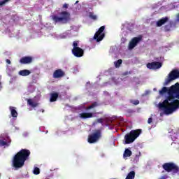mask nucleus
I'll use <instances>...</instances> for the list:
<instances>
[{
	"mask_svg": "<svg viewBox=\"0 0 179 179\" xmlns=\"http://www.w3.org/2000/svg\"><path fill=\"white\" fill-rule=\"evenodd\" d=\"M175 99L179 100V83H176L171 87L167 98L162 103H159V108L163 110L165 114H173L177 110V108L174 102L169 103V101H171V100H174Z\"/></svg>",
	"mask_w": 179,
	"mask_h": 179,
	"instance_id": "1",
	"label": "nucleus"
},
{
	"mask_svg": "<svg viewBox=\"0 0 179 179\" xmlns=\"http://www.w3.org/2000/svg\"><path fill=\"white\" fill-rule=\"evenodd\" d=\"M30 150L22 149L13 157V166L15 169H22L24 166V162L29 159Z\"/></svg>",
	"mask_w": 179,
	"mask_h": 179,
	"instance_id": "2",
	"label": "nucleus"
},
{
	"mask_svg": "<svg viewBox=\"0 0 179 179\" xmlns=\"http://www.w3.org/2000/svg\"><path fill=\"white\" fill-rule=\"evenodd\" d=\"M141 134H142V129H138L136 130H131L129 134H127L124 136V141L127 145H129V143H132L138 138Z\"/></svg>",
	"mask_w": 179,
	"mask_h": 179,
	"instance_id": "3",
	"label": "nucleus"
},
{
	"mask_svg": "<svg viewBox=\"0 0 179 179\" xmlns=\"http://www.w3.org/2000/svg\"><path fill=\"white\" fill-rule=\"evenodd\" d=\"M162 169H164L166 173H171L173 176H176V174H178L179 173V166L174 162L164 163L162 165Z\"/></svg>",
	"mask_w": 179,
	"mask_h": 179,
	"instance_id": "4",
	"label": "nucleus"
},
{
	"mask_svg": "<svg viewBox=\"0 0 179 179\" xmlns=\"http://www.w3.org/2000/svg\"><path fill=\"white\" fill-rule=\"evenodd\" d=\"M59 15L61 17H58L57 15L52 16V19L55 23H59V22H64V23H66V22L71 19V14L66 11H62Z\"/></svg>",
	"mask_w": 179,
	"mask_h": 179,
	"instance_id": "5",
	"label": "nucleus"
},
{
	"mask_svg": "<svg viewBox=\"0 0 179 179\" xmlns=\"http://www.w3.org/2000/svg\"><path fill=\"white\" fill-rule=\"evenodd\" d=\"M78 45L79 41H75L73 42V49L71 50V52L74 55V57H76V58H80L83 57L85 54V50L80 48Z\"/></svg>",
	"mask_w": 179,
	"mask_h": 179,
	"instance_id": "6",
	"label": "nucleus"
},
{
	"mask_svg": "<svg viewBox=\"0 0 179 179\" xmlns=\"http://www.w3.org/2000/svg\"><path fill=\"white\" fill-rule=\"evenodd\" d=\"M179 78V71L178 70H172L168 75L167 78L165 79L164 85L167 86L169 83L178 79Z\"/></svg>",
	"mask_w": 179,
	"mask_h": 179,
	"instance_id": "7",
	"label": "nucleus"
},
{
	"mask_svg": "<svg viewBox=\"0 0 179 179\" xmlns=\"http://www.w3.org/2000/svg\"><path fill=\"white\" fill-rule=\"evenodd\" d=\"M101 138V129L95 130L94 133L88 136L89 143H96Z\"/></svg>",
	"mask_w": 179,
	"mask_h": 179,
	"instance_id": "8",
	"label": "nucleus"
},
{
	"mask_svg": "<svg viewBox=\"0 0 179 179\" xmlns=\"http://www.w3.org/2000/svg\"><path fill=\"white\" fill-rule=\"evenodd\" d=\"M12 140L8 134H2L0 135V146H10Z\"/></svg>",
	"mask_w": 179,
	"mask_h": 179,
	"instance_id": "9",
	"label": "nucleus"
},
{
	"mask_svg": "<svg viewBox=\"0 0 179 179\" xmlns=\"http://www.w3.org/2000/svg\"><path fill=\"white\" fill-rule=\"evenodd\" d=\"M106 29V26L101 27L94 36V40H96L97 43L101 41L104 38L106 34L103 33Z\"/></svg>",
	"mask_w": 179,
	"mask_h": 179,
	"instance_id": "10",
	"label": "nucleus"
},
{
	"mask_svg": "<svg viewBox=\"0 0 179 179\" xmlns=\"http://www.w3.org/2000/svg\"><path fill=\"white\" fill-rule=\"evenodd\" d=\"M142 41V36L139 35L138 37H134L129 43V50H134L136 46Z\"/></svg>",
	"mask_w": 179,
	"mask_h": 179,
	"instance_id": "11",
	"label": "nucleus"
},
{
	"mask_svg": "<svg viewBox=\"0 0 179 179\" xmlns=\"http://www.w3.org/2000/svg\"><path fill=\"white\" fill-rule=\"evenodd\" d=\"M162 65L163 64H162V62H153L147 64V68H148V69H159V68H162Z\"/></svg>",
	"mask_w": 179,
	"mask_h": 179,
	"instance_id": "12",
	"label": "nucleus"
},
{
	"mask_svg": "<svg viewBox=\"0 0 179 179\" xmlns=\"http://www.w3.org/2000/svg\"><path fill=\"white\" fill-rule=\"evenodd\" d=\"M65 76V72L62 69L55 70L53 73L54 79H59V78H64Z\"/></svg>",
	"mask_w": 179,
	"mask_h": 179,
	"instance_id": "13",
	"label": "nucleus"
},
{
	"mask_svg": "<svg viewBox=\"0 0 179 179\" xmlns=\"http://www.w3.org/2000/svg\"><path fill=\"white\" fill-rule=\"evenodd\" d=\"M20 62L22 65H26L27 64H31L33 62V57L30 56L23 57L20 59Z\"/></svg>",
	"mask_w": 179,
	"mask_h": 179,
	"instance_id": "14",
	"label": "nucleus"
},
{
	"mask_svg": "<svg viewBox=\"0 0 179 179\" xmlns=\"http://www.w3.org/2000/svg\"><path fill=\"white\" fill-rule=\"evenodd\" d=\"M167 22H169L168 17H162L157 22V27H161V26H163V24H165Z\"/></svg>",
	"mask_w": 179,
	"mask_h": 179,
	"instance_id": "15",
	"label": "nucleus"
},
{
	"mask_svg": "<svg viewBox=\"0 0 179 179\" xmlns=\"http://www.w3.org/2000/svg\"><path fill=\"white\" fill-rule=\"evenodd\" d=\"M80 118L83 120H86L87 118H93L92 113H82L79 114Z\"/></svg>",
	"mask_w": 179,
	"mask_h": 179,
	"instance_id": "16",
	"label": "nucleus"
},
{
	"mask_svg": "<svg viewBox=\"0 0 179 179\" xmlns=\"http://www.w3.org/2000/svg\"><path fill=\"white\" fill-rule=\"evenodd\" d=\"M58 96H59V94L57 92L51 93L50 98V103H54V101H57V100L58 99Z\"/></svg>",
	"mask_w": 179,
	"mask_h": 179,
	"instance_id": "17",
	"label": "nucleus"
},
{
	"mask_svg": "<svg viewBox=\"0 0 179 179\" xmlns=\"http://www.w3.org/2000/svg\"><path fill=\"white\" fill-rule=\"evenodd\" d=\"M27 101L28 106H30L33 108H36V107L38 106V103L34 102L31 99H27Z\"/></svg>",
	"mask_w": 179,
	"mask_h": 179,
	"instance_id": "18",
	"label": "nucleus"
},
{
	"mask_svg": "<svg viewBox=\"0 0 179 179\" xmlns=\"http://www.w3.org/2000/svg\"><path fill=\"white\" fill-rule=\"evenodd\" d=\"M10 110L11 113V117H13V118H17V111H16V108L13 107V106H10Z\"/></svg>",
	"mask_w": 179,
	"mask_h": 179,
	"instance_id": "19",
	"label": "nucleus"
},
{
	"mask_svg": "<svg viewBox=\"0 0 179 179\" xmlns=\"http://www.w3.org/2000/svg\"><path fill=\"white\" fill-rule=\"evenodd\" d=\"M31 72L29 70L24 69L19 71V75L21 76H29Z\"/></svg>",
	"mask_w": 179,
	"mask_h": 179,
	"instance_id": "20",
	"label": "nucleus"
},
{
	"mask_svg": "<svg viewBox=\"0 0 179 179\" xmlns=\"http://www.w3.org/2000/svg\"><path fill=\"white\" fill-rule=\"evenodd\" d=\"M131 156H132V151L128 148L125 149L123 154L124 158L125 159V157H131Z\"/></svg>",
	"mask_w": 179,
	"mask_h": 179,
	"instance_id": "21",
	"label": "nucleus"
},
{
	"mask_svg": "<svg viewBox=\"0 0 179 179\" xmlns=\"http://www.w3.org/2000/svg\"><path fill=\"white\" fill-rule=\"evenodd\" d=\"M99 106H100V103L94 101L87 108V110H92V108H96V107H99Z\"/></svg>",
	"mask_w": 179,
	"mask_h": 179,
	"instance_id": "22",
	"label": "nucleus"
},
{
	"mask_svg": "<svg viewBox=\"0 0 179 179\" xmlns=\"http://www.w3.org/2000/svg\"><path fill=\"white\" fill-rule=\"evenodd\" d=\"M171 89V87L169 89L166 87H163L162 89L159 91V94H164L166 93H168L169 95V92H170Z\"/></svg>",
	"mask_w": 179,
	"mask_h": 179,
	"instance_id": "23",
	"label": "nucleus"
},
{
	"mask_svg": "<svg viewBox=\"0 0 179 179\" xmlns=\"http://www.w3.org/2000/svg\"><path fill=\"white\" fill-rule=\"evenodd\" d=\"M125 179H135V171L129 172Z\"/></svg>",
	"mask_w": 179,
	"mask_h": 179,
	"instance_id": "24",
	"label": "nucleus"
},
{
	"mask_svg": "<svg viewBox=\"0 0 179 179\" xmlns=\"http://www.w3.org/2000/svg\"><path fill=\"white\" fill-rule=\"evenodd\" d=\"M122 64V59H120L117 61L114 62L115 68H120L121 66V64Z\"/></svg>",
	"mask_w": 179,
	"mask_h": 179,
	"instance_id": "25",
	"label": "nucleus"
},
{
	"mask_svg": "<svg viewBox=\"0 0 179 179\" xmlns=\"http://www.w3.org/2000/svg\"><path fill=\"white\" fill-rule=\"evenodd\" d=\"M90 17L92 19V20H97V15H94L93 12L90 13Z\"/></svg>",
	"mask_w": 179,
	"mask_h": 179,
	"instance_id": "26",
	"label": "nucleus"
},
{
	"mask_svg": "<svg viewBox=\"0 0 179 179\" xmlns=\"http://www.w3.org/2000/svg\"><path fill=\"white\" fill-rule=\"evenodd\" d=\"M34 174H35V176H38V174H40V169L38 167L34 168Z\"/></svg>",
	"mask_w": 179,
	"mask_h": 179,
	"instance_id": "27",
	"label": "nucleus"
},
{
	"mask_svg": "<svg viewBox=\"0 0 179 179\" xmlns=\"http://www.w3.org/2000/svg\"><path fill=\"white\" fill-rule=\"evenodd\" d=\"M130 103L134 106H138L139 104V100H130Z\"/></svg>",
	"mask_w": 179,
	"mask_h": 179,
	"instance_id": "28",
	"label": "nucleus"
},
{
	"mask_svg": "<svg viewBox=\"0 0 179 179\" xmlns=\"http://www.w3.org/2000/svg\"><path fill=\"white\" fill-rule=\"evenodd\" d=\"M173 104H175L176 109L179 108V100L178 99L173 100Z\"/></svg>",
	"mask_w": 179,
	"mask_h": 179,
	"instance_id": "29",
	"label": "nucleus"
},
{
	"mask_svg": "<svg viewBox=\"0 0 179 179\" xmlns=\"http://www.w3.org/2000/svg\"><path fill=\"white\" fill-rule=\"evenodd\" d=\"M6 2H9V0L0 1V6H3Z\"/></svg>",
	"mask_w": 179,
	"mask_h": 179,
	"instance_id": "30",
	"label": "nucleus"
},
{
	"mask_svg": "<svg viewBox=\"0 0 179 179\" xmlns=\"http://www.w3.org/2000/svg\"><path fill=\"white\" fill-rule=\"evenodd\" d=\"M164 29H165V31H170V26L166 25V26L164 27Z\"/></svg>",
	"mask_w": 179,
	"mask_h": 179,
	"instance_id": "31",
	"label": "nucleus"
},
{
	"mask_svg": "<svg viewBox=\"0 0 179 179\" xmlns=\"http://www.w3.org/2000/svg\"><path fill=\"white\" fill-rule=\"evenodd\" d=\"M152 122H153V118L152 117L148 118V124H152Z\"/></svg>",
	"mask_w": 179,
	"mask_h": 179,
	"instance_id": "32",
	"label": "nucleus"
},
{
	"mask_svg": "<svg viewBox=\"0 0 179 179\" xmlns=\"http://www.w3.org/2000/svg\"><path fill=\"white\" fill-rule=\"evenodd\" d=\"M97 122H99V124H103V119L102 118L97 119Z\"/></svg>",
	"mask_w": 179,
	"mask_h": 179,
	"instance_id": "33",
	"label": "nucleus"
},
{
	"mask_svg": "<svg viewBox=\"0 0 179 179\" xmlns=\"http://www.w3.org/2000/svg\"><path fill=\"white\" fill-rule=\"evenodd\" d=\"M127 113H128L129 114H132V113H134V110L129 109L127 110Z\"/></svg>",
	"mask_w": 179,
	"mask_h": 179,
	"instance_id": "34",
	"label": "nucleus"
},
{
	"mask_svg": "<svg viewBox=\"0 0 179 179\" xmlns=\"http://www.w3.org/2000/svg\"><path fill=\"white\" fill-rule=\"evenodd\" d=\"M63 8H64V9H68V4L64 3V4L63 5Z\"/></svg>",
	"mask_w": 179,
	"mask_h": 179,
	"instance_id": "35",
	"label": "nucleus"
},
{
	"mask_svg": "<svg viewBox=\"0 0 179 179\" xmlns=\"http://www.w3.org/2000/svg\"><path fill=\"white\" fill-rule=\"evenodd\" d=\"M6 63L8 64V65H10L11 62H10V60L9 59H7L6 60Z\"/></svg>",
	"mask_w": 179,
	"mask_h": 179,
	"instance_id": "36",
	"label": "nucleus"
},
{
	"mask_svg": "<svg viewBox=\"0 0 179 179\" xmlns=\"http://www.w3.org/2000/svg\"><path fill=\"white\" fill-rule=\"evenodd\" d=\"M176 20L179 22V13L176 15Z\"/></svg>",
	"mask_w": 179,
	"mask_h": 179,
	"instance_id": "37",
	"label": "nucleus"
},
{
	"mask_svg": "<svg viewBox=\"0 0 179 179\" xmlns=\"http://www.w3.org/2000/svg\"><path fill=\"white\" fill-rule=\"evenodd\" d=\"M160 179H167V176H163L160 178Z\"/></svg>",
	"mask_w": 179,
	"mask_h": 179,
	"instance_id": "38",
	"label": "nucleus"
},
{
	"mask_svg": "<svg viewBox=\"0 0 179 179\" xmlns=\"http://www.w3.org/2000/svg\"><path fill=\"white\" fill-rule=\"evenodd\" d=\"M41 111H42V113H44V109H42Z\"/></svg>",
	"mask_w": 179,
	"mask_h": 179,
	"instance_id": "39",
	"label": "nucleus"
},
{
	"mask_svg": "<svg viewBox=\"0 0 179 179\" xmlns=\"http://www.w3.org/2000/svg\"><path fill=\"white\" fill-rule=\"evenodd\" d=\"M78 2H79V1H77L76 2V3H78Z\"/></svg>",
	"mask_w": 179,
	"mask_h": 179,
	"instance_id": "40",
	"label": "nucleus"
},
{
	"mask_svg": "<svg viewBox=\"0 0 179 179\" xmlns=\"http://www.w3.org/2000/svg\"><path fill=\"white\" fill-rule=\"evenodd\" d=\"M1 85H2V83H1V81H0V86H1Z\"/></svg>",
	"mask_w": 179,
	"mask_h": 179,
	"instance_id": "41",
	"label": "nucleus"
},
{
	"mask_svg": "<svg viewBox=\"0 0 179 179\" xmlns=\"http://www.w3.org/2000/svg\"><path fill=\"white\" fill-rule=\"evenodd\" d=\"M178 144H179V142H178Z\"/></svg>",
	"mask_w": 179,
	"mask_h": 179,
	"instance_id": "42",
	"label": "nucleus"
}]
</instances>
